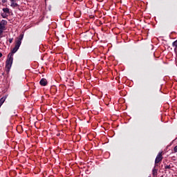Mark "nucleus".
<instances>
[{
  "label": "nucleus",
  "mask_w": 177,
  "mask_h": 177,
  "mask_svg": "<svg viewBox=\"0 0 177 177\" xmlns=\"http://www.w3.org/2000/svg\"><path fill=\"white\" fill-rule=\"evenodd\" d=\"M12 64H13V55L12 53H9L8 55V59L6 62V68L9 70L12 67Z\"/></svg>",
  "instance_id": "1"
},
{
  "label": "nucleus",
  "mask_w": 177,
  "mask_h": 177,
  "mask_svg": "<svg viewBox=\"0 0 177 177\" xmlns=\"http://www.w3.org/2000/svg\"><path fill=\"white\" fill-rule=\"evenodd\" d=\"M161 161H162V153L160 152L159 153L155 160V164H158V162H161Z\"/></svg>",
  "instance_id": "2"
},
{
  "label": "nucleus",
  "mask_w": 177,
  "mask_h": 177,
  "mask_svg": "<svg viewBox=\"0 0 177 177\" xmlns=\"http://www.w3.org/2000/svg\"><path fill=\"white\" fill-rule=\"evenodd\" d=\"M19 48H20V44H18L17 43H16L15 47L12 48V50H11V52L10 53H11L12 55L13 56V54L16 53V52L19 50Z\"/></svg>",
  "instance_id": "3"
},
{
  "label": "nucleus",
  "mask_w": 177,
  "mask_h": 177,
  "mask_svg": "<svg viewBox=\"0 0 177 177\" xmlns=\"http://www.w3.org/2000/svg\"><path fill=\"white\" fill-rule=\"evenodd\" d=\"M23 38H24V35L21 34L19 37L17 38V40L16 41V44H18L19 45H21V41H23Z\"/></svg>",
  "instance_id": "4"
},
{
  "label": "nucleus",
  "mask_w": 177,
  "mask_h": 177,
  "mask_svg": "<svg viewBox=\"0 0 177 177\" xmlns=\"http://www.w3.org/2000/svg\"><path fill=\"white\" fill-rule=\"evenodd\" d=\"M40 85L41 86H46L48 85V80L45 78H42L39 82Z\"/></svg>",
  "instance_id": "5"
},
{
  "label": "nucleus",
  "mask_w": 177,
  "mask_h": 177,
  "mask_svg": "<svg viewBox=\"0 0 177 177\" xmlns=\"http://www.w3.org/2000/svg\"><path fill=\"white\" fill-rule=\"evenodd\" d=\"M10 1H11L10 6L12 8H17V6H19V4H17V3H16V0H10Z\"/></svg>",
  "instance_id": "6"
},
{
  "label": "nucleus",
  "mask_w": 177,
  "mask_h": 177,
  "mask_svg": "<svg viewBox=\"0 0 177 177\" xmlns=\"http://www.w3.org/2000/svg\"><path fill=\"white\" fill-rule=\"evenodd\" d=\"M5 30H6V27L3 26L2 24H0V35H2Z\"/></svg>",
  "instance_id": "7"
},
{
  "label": "nucleus",
  "mask_w": 177,
  "mask_h": 177,
  "mask_svg": "<svg viewBox=\"0 0 177 177\" xmlns=\"http://www.w3.org/2000/svg\"><path fill=\"white\" fill-rule=\"evenodd\" d=\"M158 169H156V167H154L152 170V175L153 176H157L158 175Z\"/></svg>",
  "instance_id": "8"
},
{
  "label": "nucleus",
  "mask_w": 177,
  "mask_h": 177,
  "mask_svg": "<svg viewBox=\"0 0 177 177\" xmlns=\"http://www.w3.org/2000/svg\"><path fill=\"white\" fill-rule=\"evenodd\" d=\"M5 100H6V97H3L0 99V107L5 103Z\"/></svg>",
  "instance_id": "9"
},
{
  "label": "nucleus",
  "mask_w": 177,
  "mask_h": 177,
  "mask_svg": "<svg viewBox=\"0 0 177 177\" xmlns=\"http://www.w3.org/2000/svg\"><path fill=\"white\" fill-rule=\"evenodd\" d=\"M0 24H1V26H3L4 27L6 26V24H8V21L6 20L3 19Z\"/></svg>",
  "instance_id": "10"
},
{
  "label": "nucleus",
  "mask_w": 177,
  "mask_h": 177,
  "mask_svg": "<svg viewBox=\"0 0 177 177\" xmlns=\"http://www.w3.org/2000/svg\"><path fill=\"white\" fill-rule=\"evenodd\" d=\"M3 12H4V13H10V11H9V8H3Z\"/></svg>",
  "instance_id": "11"
},
{
  "label": "nucleus",
  "mask_w": 177,
  "mask_h": 177,
  "mask_svg": "<svg viewBox=\"0 0 177 177\" xmlns=\"http://www.w3.org/2000/svg\"><path fill=\"white\" fill-rule=\"evenodd\" d=\"M171 167L170 165H165V169H171Z\"/></svg>",
  "instance_id": "12"
},
{
  "label": "nucleus",
  "mask_w": 177,
  "mask_h": 177,
  "mask_svg": "<svg viewBox=\"0 0 177 177\" xmlns=\"http://www.w3.org/2000/svg\"><path fill=\"white\" fill-rule=\"evenodd\" d=\"M172 45H173V46H175L176 48H177V40H176L175 41H174V42L172 43Z\"/></svg>",
  "instance_id": "13"
},
{
  "label": "nucleus",
  "mask_w": 177,
  "mask_h": 177,
  "mask_svg": "<svg viewBox=\"0 0 177 177\" xmlns=\"http://www.w3.org/2000/svg\"><path fill=\"white\" fill-rule=\"evenodd\" d=\"M1 16L3 19H6L8 17V15H6V14H2Z\"/></svg>",
  "instance_id": "14"
},
{
  "label": "nucleus",
  "mask_w": 177,
  "mask_h": 177,
  "mask_svg": "<svg viewBox=\"0 0 177 177\" xmlns=\"http://www.w3.org/2000/svg\"><path fill=\"white\" fill-rule=\"evenodd\" d=\"M8 42H10V44H12V42H13V38L9 39Z\"/></svg>",
  "instance_id": "15"
},
{
  "label": "nucleus",
  "mask_w": 177,
  "mask_h": 177,
  "mask_svg": "<svg viewBox=\"0 0 177 177\" xmlns=\"http://www.w3.org/2000/svg\"><path fill=\"white\" fill-rule=\"evenodd\" d=\"M174 153H177V145L174 148Z\"/></svg>",
  "instance_id": "16"
},
{
  "label": "nucleus",
  "mask_w": 177,
  "mask_h": 177,
  "mask_svg": "<svg viewBox=\"0 0 177 177\" xmlns=\"http://www.w3.org/2000/svg\"><path fill=\"white\" fill-rule=\"evenodd\" d=\"M3 55L1 53H0V57H2Z\"/></svg>",
  "instance_id": "17"
},
{
  "label": "nucleus",
  "mask_w": 177,
  "mask_h": 177,
  "mask_svg": "<svg viewBox=\"0 0 177 177\" xmlns=\"http://www.w3.org/2000/svg\"><path fill=\"white\" fill-rule=\"evenodd\" d=\"M59 134H57V136H59Z\"/></svg>",
  "instance_id": "18"
}]
</instances>
